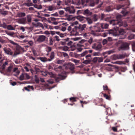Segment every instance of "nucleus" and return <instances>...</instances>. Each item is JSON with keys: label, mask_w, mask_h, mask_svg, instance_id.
<instances>
[{"label": "nucleus", "mask_w": 135, "mask_h": 135, "mask_svg": "<svg viewBox=\"0 0 135 135\" xmlns=\"http://www.w3.org/2000/svg\"><path fill=\"white\" fill-rule=\"evenodd\" d=\"M7 28L8 30H15V28L11 25H8Z\"/></svg>", "instance_id": "nucleus-39"}, {"label": "nucleus", "mask_w": 135, "mask_h": 135, "mask_svg": "<svg viewBox=\"0 0 135 135\" xmlns=\"http://www.w3.org/2000/svg\"><path fill=\"white\" fill-rule=\"evenodd\" d=\"M13 65H10L7 70V71L9 72H10L12 70L13 68Z\"/></svg>", "instance_id": "nucleus-43"}, {"label": "nucleus", "mask_w": 135, "mask_h": 135, "mask_svg": "<svg viewBox=\"0 0 135 135\" xmlns=\"http://www.w3.org/2000/svg\"><path fill=\"white\" fill-rule=\"evenodd\" d=\"M53 40L52 38V37H50L49 38V45H52L53 44Z\"/></svg>", "instance_id": "nucleus-51"}, {"label": "nucleus", "mask_w": 135, "mask_h": 135, "mask_svg": "<svg viewBox=\"0 0 135 135\" xmlns=\"http://www.w3.org/2000/svg\"><path fill=\"white\" fill-rule=\"evenodd\" d=\"M100 0H88V6L94 7L96 4L98 3Z\"/></svg>", "instance_id": "nucleus-12"}, {"label": "nucleus", "mask_w": 135, "mask_h": 135, "mask_svg": "<svg viewBox=\"0 0 135 135\" xmlns=\"http://www.w3.org/2000/svg\"><path fill=\"white\" fill-rule=\"evenodd\" d=\"M120 48L122 50H127L129 48V45L127 43H124L122 44Z\"/></svg>", "instance_id": "nucleus-19"}, {"label": "nucleus", "mask_w": 135, "mask_h": 135, "mask_svg": "<svg viewBox=\"0 0 135 135\" xmlns=\"http://www.w3.org/2000/svg\"><path fill=\"white\" fill-rule=\"evenodd\" d=\"M48 76H50L51 77L54 78L56 81L59 82L61 80H63L65 78V76L62 75L60 74H59L57 76H56V75L53 74L52 72H49L47 73Z\"/></svg>", "instance_id": "nucleus-4"}, {"label": "nucleus", "mask_w": 135, "mask_h": 135, "mask_svg": "<svg viewBox=\"0 0 135 135\" xmlns=\"http://www.w3.org/2000/svg\"><path fill=\"white\" fill-rule=\"evenodd\" d=\"M17 15L19 17H22L25 16L26 14L24 12H20L17 14Z\"/></svg>", "instance_id": "nucleus-41"}, {"label": "nucleus", "mask_w": 135, "mask_h": 135, "mask_svg": "<svg viewBox=\"0 0 135 135\" xmlns=\"http://www.w3.org/2000/svg\"><path fill=\"white\" fill-rule=\"evenodd\" d=\"M129 119L132 121H135V115L132 114H131L129 117Z\"/></svg>", "instance_id": "nucleus-32"}, {"label": "nucleus", "mask_w": 135, "mask_h": 135, "mask_svg": "<svg viewBox=\"0 0 135 135\" xmlns=\"http://www.w3.org/2000/svg\"><path fill=\"white\" fill-rule=\"evenodd\" d=\"M85 19L87 21L88 24H90L93 23V21L90 18L85 17Z\"/></svg>", "instance_id": "nucleus-31"}, {"label": "nucleus", "mask_w": 135, "mask_h": 135, "mask_svg": "<svg viewBox=\"0 0 135 135\" xmlns=\"http://www.w3.org/2000/svg\"><path fill=\"white\" fill-rule=\"evenodd\" d=\"M76 98L72 97L69 98L70 100L72 102H75L76 101Z\"/></svg>", "instance_id": "nucleus-48"}, {"label": "nucleus", "mask_w": 135, "mask_h": 135, "mask_svg": "<svg viewBox=\"0 0 135 135\" xmlns=\"http://www.w3.org/2000/svg\"><path fill=\"white\" fill-rule=\"evenodd\" d=\"M71 61L75 63L76 65L78 64L80 61V60H76L74 59H72Z\"/></svg>", "instance_id": "nucleus-44"}, {"label": "nucleus", "mask_w": 135, "mask_h": 135, "mask_svg": "<svg viewBox=\"0 0 135 135\" xmlns=\"http://www.w3.org/2000/svg\"><path fill=\"white\" fill-rule=\"evenodd\" d=\"M122 17L121 15H118L116 16V20H113L109 21L110 24L115 26L116 30H118L119 27L123 26L124 23L121 20Z\"/></svg>", "instance_id": "nucleus-1"}, {"label": "nucleus", "mask_w": 135, "mask_h": 135, "mask_svg": "<svg viewBox=\"0 0 135 135\" xmlns=\"http://www.w3.org/2000/svg\"><path fill=\"white\" fill-rule=\"evenodd\" d=\"M134 36L133 34L130 35L128 37V38L129 40H131L134 38Z\"/></svg>", "instance_id": "nucleus-56"}, {"label": "nucleus", "mask_w": 135, "mask_h": 135, "mask_svg": "<svg viewBox=\"0 0 135 135\" xmlns=\"http://www.w3.org/2000/svg\"><path fill=\"white\" fill-rule=\"evenodd\" d=\"M30 88L32 90L34 89L33 86H30V85H28L27 87H24L23 88L25 90L28 91H30V90L29 89Z\"/></svg>", "instance_id": "nucleus-29"}, {"label": "nucleus", "mask_w": 135, "mask_h": 135, "mask_svg": "<svg viewBox=\"0 0 135 135\" xmlns=\"http://www.w3.org/2000/svg\"><path fill=\"white\" fill-rule=\"evenodd\" d=\"M93 55L94 56H99L100 55V54L99 52H94L93 53Z\"/></svg>", "instance_id": "nucleus-55"}, {"label": "nucleus", "mask_w": 135, "mask_h": 135, "mask_svg": "<svg viewBox=\"0 0 135 135\" xmlns=\"http://www.w3.org/2000/svg\"><path fill=\"white\" fill-rule=\"evenodd\" d=\"M69 47L67 46H65L63 47L62 50L65 51H66L68 50Z\"/></svg>", "instance_id": "nucleus-60"}, {"label": "nucleus", "mask_w": 135, "mask_h": 135, "mask_svg": "<svg viewBox=\"0 0 135 135\" xmlns=\"http://www.w3.org/2000/svg\"><path fill=\"white\" fill-rule=\"evenodd\" d=\"M57 18H55L54 17H50L49 18V20L51 21H52L53 22L55 21Z\"/></svg>", "instance_id": "nucleus-52"}, {"label": "nucleus", "mask_w": 135, "mask_h": 135, "mask_svg": "<svg viewBox=\"0 0 135 135\" xmlns=\"http://www.w3.org/2000/svg\"><path fill=\"white\" fill-rule=\"evenodd\" d=\"M73 4L77 5H79L81 4V1L80 0H73Z\"/></svg>", "instance_id": "nucleus-34"}, {"label": "nucleus", "mask_w": 135, "mask_h": 135, "mask_svg": "<svg viewBox=\"0 0 135 135\" xmlns=\"http://www.w3.org/2000/svg\"><path fill=\"white\" fill-rule=\"evenodd\" d=\"M98 16L96 14H95L93 16L92 19L94 21H96L98 20Z\"/></svg>", "instance_id": "nucleus-38"}, {"label": "nucleus", "mask_w": 135, "mask_h": 135, "mask_svg": "<svg viewBox=\"0 0 135 135\" xmlns=\"http://www.w3.org/2000/svg\"><path fill=\"white\" fill-rule=\"evenodd\" d=\"M100 25L101 28L102 29L107 28L108 26V25L107 23H102L100 24Z\"/></svg>", "instance_id": "nucleus-25"}, {"label": "nucleus", "mask_w": 135, "mask_h": 135, "mask_svg": "<svg viewBox=\"0 0 135 135\" xmlns=\"http://www.w3.org/2000/svg\"><path fill=\"white\" fill-rule=\"evenodd\" d=\"M106 10L107 12H109L111 10V8L110 6H108L106 8Z\"/></svg>", "instance_id": "nucleus-64"}, {"label": "nucleus", "mask_w": 135, "mask_h": 135, "mask_svg": "<svg viewBox=\"0 0 135 135\" xmlns=\"http://www.w3.org/2000/svg\"><path fill=\"white\" fill-rule=\"evenodd\" d=\"M24 79V76L23 74L21 75L20 77V80H22Z\"/></svg>", "instance_id": "nucleus-61"}, {"label": "nucleus", "mask_w": 135, "mask_h": 135, "mask_svg": "<svg viewBox=\"0 0 135 135\" xmlns=\"http://www.w3.org/2000/svg\"><path fill=\"white\" fill-rule=\"evenodd\" d=\"M92 48L96 50L101 51L102 50V46L100 43H96L93 44Z\"/></svg>", "instance_id": "nucleus-10"}, {"label": "nucleus", "mask_w": 135, "mask_h": 135, "mask_svg": "<svg viewBox=\"0 0 135 135\" xmlns=\"http://www.w3.org/2000/svg\"><path fill=\"white\" fill-rule=\"evenodd\" d=\"M73 0H67L65 2L66 4L68 5H69L71 4H73Z\"/></svg>", "instance_id": "nucleus-36"}, {"label": "nucleus", "mask_w": 135, "mask_h": 135, "mask_svg": "<svg viewBox=\"0 0 135 135\" xmlns=\"http://www.w3.org/2000/svg\"><path fill=\"white\" fill-rule=\"evenodd\" d=\"M65 9L67 12L70 14L74 13L75 11V9L73 6L66 7Z\"/></svg>", "instance_id": "nucleus-14"}, {"label": "nucleus", "mask_w": 135, "mask_h": 135, "mask_svg": "<svg viewBox=\"0 0 135 135\" xmlns=\"http://www.w3.org/2000/svg\"><path fill=\"white\" fill-rule=\"evenodd\" d=\"M7 25L5 22H3L2 24H1V26L5 28H7Z\"/></svg>", "instance_id": "nucleus-50"}, {"label": "nucleus", "mask_w": 135, "mask_h": 135, "mask_svg": "<svg viewBox=\"0 0 135 135\" xmlns=\"http://www.w3.org/2000/svg\"><path fill=\"white\" fill-rule=\"evenodd\" d=\"M86 40H82L79 42V43L80 44H78L77 45L81 47H83L84 49H87V46L89 45L88 43H86Z\"/></svg>", "instance_id": "nucleus-11"}, {"label": "nucleus", "mask_w": 135, "mask_h": 135, "mask_svg": "<svg viewBox=\"0 0 135 135\" xmlns=\"http://www.w3.org/2000/svg\"><path fill=\"white\" fill-rule=\"evenodd\" d=\"M88 0H81V2L82 5L83 7L88 6Z\"/></svg>", "instance_id": "nucleus-26"}, {"label": "nucleus", "mask_w": 135, "mask_h": 135, "mask_svg": "<svg viewBox=\"0 0 135 135\" xmlns=\"http://www.w3.org/2000/svg\"><path fill=\"white\" fill-rule=\"evenodd\" d=\"M127 56L126 54H119L117 55H115L114 56V57H115V59H122L125 58Z\"/></svg>", "instance_id": "nucleus-20"}, {"label": "nucleus", "mask_w": 135, "mask_h": 135, "mask_svg": "<svg viewBox=\"0 0 135 135\" xmlns=\"http://www.w3.org/2000/svg\"><path fill=\"white\" fill-rule=\"evenodd\" d=\"M75 26H74V25L72 24L68 27V30L72 34L75 35L76 32L75 30Z\"/></svg>", "instance_id": "nucleus-15"}, {"label": "nucleus", "mask_w": 135, "mask_h": 135, "mask_svg": "<svg viewBox=\"0 0 135 135\" xmlns=\"http://www.w3.org/2000/svg\"><path fill=\"white\" fill-rule=\"evenodd\" d=\"M55 57V53L54 52H51L50 55V58H47L45 57H40L38 59L43 62H45L47 61H52Z\"/></svg>", "instance_id": "nucleus-7"}, {"label": "nucleus", "mask_w": 135, "mask_h": 135, "mask_svg": "<svg viewBox=\"0 0 135 135\" xmlns=\"http://www.w3.org/2000/svg\"><path fill=\"white\" fill-rule=\"evenodd\" d=\"M20 21V22L23 24H25L27 23L26 19L25 18L21 19Z\"/></svg>", "instance_id": "nucleus-37"}, {"label": "nucleus", "mask_w": 135, "mask_h": 135, "mask_svg": "<svg viewBox=\"0 0 135 135\" xmlns=\"http://www.w3.org/2000/svg\"><path fill=\"white\" fill-rule=\"evenodd\" d=\"M56 34L59 35L61 37H64V36H66V34L65 33H60L59 32H56Z\"/></svg>", "instance_id": "nucleus-40"}, {"label": "nucleus", "mask_w": 135, "mask_h": 135, "mask_svg": "<svg viewBox=\"0 0 135 135\" xmlns=\"http://www.w3.org/2000/svg\"><path fill=\"white\" fill-rule=\"evenodd\" d=\"M132 48L134 51H135V42H133L132 44Z\"/></svg>", "instance_id": "nucleus-49"}, {"label": "nucleus", "mask_w": 135, "mask_h": 135, "mask_svg": "<svg viewBox=\"0 0 135 135\" xmlns=\"http://www.w3.org/2000/svg\"><path fill=\"white\" fill-rule=\"evenodd\" d=\"M48 73V72H47L46 71L42 72V74L43 76H48V74H47V73Z\"/></svg>", "instance_id": "nucleus-57"}, {"label": "nucleus", "mask_w": 135, "mask_h": 135, "mask_svg": "<svg viewBox=\"0 0 135 135\" xmlns=\"http://www.w3.org/2000/svg\"><path fill=\"white\" fill-rule=\"evenodd\" d=\"M86 26V25L80 24L78 26H75V35H81L85 31V29Z\"/></svg>", "instance_id": "nucleus-3"}, {"label": "nucleus", "mask_w": 135, "mask_h": 135, "mask_svg": "<svg viewBox=\"0 0 135 135\" xmlns=\"http://www.w3.org/2000/svg\"><path fill=\"white\" fill-rule=\"evenodd\" d=\"M119 33L120 35H123L122 37H121V38L124 39L126 37V36L124 35L126 32L123 29H120L119 31Z\"/></svg>", "instance_id": "nucleus-22"}, {"label": "nucleus", "mask_w": 135, "mask_h": 135, "mask_svg": "<svg viewBox=\"0 0 135 135\" xmlns=\"http://www.w3.org/2000/svg\"><path fill=\"white\" fill-rule=\"evenodd\" d=\"M9 62L7 61H6L4 63L2 66V68L3 70H4L5 68V67L7 66Z\"/></svg>", "instance_id": "nucleus-30"}, {"label": "nucleus", "mask_w": 135, "mask_h": 135, "mask_svg": "<svg viewBox=\"0 0 135 135\" xmlns=\"http://www.w3.org/2000/svg\"><path fill=\"white\" fill-rule=\"evenodd\" d=\"M13 72L16 73L17 75H18L20 73V71L18 68H14L13 70Z\"/></svg>", "instance_id": "nucleus-35"}, {"label": "nucleus", "mask_w": 135, "mask_h": 135, "mask_svg": "<svg viewBox=\"0 0 135 135\" xmlns=\"http://www.w3.org/2000/svg\"><path fill=\"white\" fill-rule=\"evenodd\" d=\"M104 97L106 99L110 100H111V96L110 95H107L106 94H103Z\"/></svg>", "instance_id": "nucleus-33"}, {"label": "nucleus", "mask_w": 135, "mask_h": 135, "mask_svg": "<svg viewBox=\"0 0 135 135\" xmlns=\"http://www.w3.org/2000/svg\"><path fill=\"white\" fill-rule=\"evenodd\" d=\"M89 28L91 30V33L94 35H96V32H100L101 28L100 24L96 25L93 26L89 27Z\"/></svg>", "instance_id": "nucleus-6"}, {"label": "nucleus", "mask_w": 135, "mask_h": 135, "mask_svg": "<svg viewBox=\"0 0 135 135\" xmlns=\"http://www.w3.org/2000/svg\"><path fill=\"white\" fill-rule=\"evenodd\" d=\"M130 3L129 2H127L125 4H122L119 5L117 7L118 9L120 8H122L123 10L121 11V13L124 15H126L128 14V12L126 11V9L128 7V6L130 5Z\"/></svg>", "instance_id": "nucleus-5"}, {"label": "nucleus", "mask_w": 135, "mask_h": 135, "mask_svg": "<svg viewBox=\"0 0 135 135\" xmlns=\"http://www.w3.org/2000/svg\"><path fill=\"white\" fill-rule=\"evenodd\" d=\"M99 17L101 20H104L105 21L108 20L109 18V17H107L106 15L103 13H102L100 15Z\"/></svg>", "instance_id": "nucleus-23"}, {"label": "nucleus", "mask_w": 135, "mask_h": 135, "mask_svg": "<svg viewBox=\"0 0 135 135\" xmlns=\"http://www.w3.org/2000/svg\"><path fill=\"white\" fill-rule=\"evenodd\" d=\"M54 70L58 73H63V70L62 66H58L57 65H56L55 67H54Z\"/></svg>", "instance_id": "nucleus-16"}, {"label": "nucleus", "mask_w": 135, "mask_h": 135, "mask_svg": "<svg viewBox=\"0 0 135 135\" xmlns=\"http://www.w3.org/2000/svg\"><path fill=\"white\" fill-rule=\"evenodd\" d=\"M93 51L92 50H86L81 54L77 55H76L75 56L76 58L81 57V59L84 60V59L82 57H83L84 56H85V58L86 60H87L91 61L92 59L91 57V56L90 54H88L89 53H91L93 52Z\"/></svg>", "instance_id": "nucleus-2"}, {"label": "nucleus", "mask_w": 135, "mask_h": 135, "mask_svg": "<svg viewBox=\"0 0 135 135\" xmlns=\"http://www.w3.org/2000/svg\"><path fill=\"white\" fill-rule=\"evenodd\" d=\"M26 21L28 23L31 22V18L30 15H27V16Z\"/></svg>", "instance_id": "nucleus-42"}, {"label": "nucleus", "mask_w": 135, "mask_h": 135, "mask_svg": "<svg viewBox=\"0 0 135 135\" xmlns=\"http://www.w3.org/2000/svg\"><path fill=\"white\" fill-rule=\"evenodd\" d=\"M48 39V38L45 36L40 35L39 36L37 41L39 42H42L45 41H47Z\"/></svg>", "instance_id": "nucleus-13"}, {"label": "nucleus", "mask_w": 135, "mask_h": 135, "mask_svg": "<svg viewBox=\"0 0 135 135\" xmlns=\"http://www.w3.org/2000/svg\"><path fill=\"white\" fill-rule=\"evenodd\" d=\"M15 62L16 64H18L20 62V60L19 59H17L15 60Z\"/></svg>", "instance_id": "nucleus-63"}, {"label": "nucleus", "mask_w": 135, "mask_h": 135, "mask_svg": "<svg viewBox=\"0 0 135 135\" xmlns=\"http://www.w3.org/2000/svg\"><path fill=\"white\" fill-rule=\"evenodd\" d=\"M20 52L17 51H16L13 54L12 56L14 57H16V56L17 55H19L20 54Z\"/></svg>", "instance_id": "nucleus-47"}, {"label": "nucleus", "mask_w": 135, "mask_h": 135, "mask_svg": "<svg viewBox=\"0 0 135 135\" xmlns=\"http://www.w3.org/2000/svg\"><path fill=\"white\" fill-rule=\"evenodd\" d=\"M85 17L83 16H79L77 17V19L81 22L83 21L84 19H85Z\"/></svg>", "instance_id": "nucleus-28"}, {"label": "nucleus", "mask_w": 135, "mask_h": 135, "mask_svg": "<svg viewBox=\"0 0 135 135\" xmlns=\"http://www.w3.org/2000/svg\"><path fill=\"white\" fill-rule=\"evenodd\" d=\"M103 101V99L102 98H96L94 99L93 102L96 105L103 106L105 108V105H104L102 104Z\"/></svg>", "instance_id": "nucleus-9"}, {"label": "nucleus", "mask_w": 135, "mask_h": 135, "mask_svg": "<svg viewBox=\"0 0 135 135\" xmlns=\"http://www.w3.org/2000/svg\"><path fill=\"white\" fill-rule=\"evenodd\" d=\"M118 127V126H117L116 127H112V129L115 132H117V127Z\"/></svg>", "instance_id": "nucleus-62"}, {"label": "nucleus", "mask_w": 135, "mask_h": 135, "mask_svg": "<svg viewBox=\"0 0 135 135\" xmlns=\"http://www.w3.org/2000/svg\"><path fill=\"white\" fill-rule=\"evenodd\" d=\"M98 62H102L103 61V58L102 57H98Z\"/></svg>", "instance_id": "nucleus-58"}, {"label": "nucleus", "mask_w": 135, "mask_h": 135, "mask_svg": "<svg viewBox=\"0 0 135 135\" xmlns=\"http://www.w3.org/2000/svg\"><path fill=\"white\" fill-rule=\"evenodd\" d=\"M56 65L54 64L53 63H52L49 65L48 67V69L50 70L52 69H54V67H55Z\"/></svg>", "instance_id": "nucleus-27"}, {"label": "nucleus", "mask_w": 135, "mask_h": 135, "mask_svg": "<svg viewBox=\"0 0 135 135\" xmlns=\"http://www.w3.org/2000/svg\"><path fill=\"white\" fill-rule=\"evenodd\" d=\"M70 38H67L66 39H64L63 41H61V44L63 45H64L66 44L68 45H70L71 43H72V42L71 41H69Z\"/></svg>", "instance_id": "nucleus-17"}, {"label": "nucleus", "mask_w": 135, "mask_h": 135, "mask_svg": "<svg viewBox=\"0 0 135 135\" xmlns=\"http://www.w3.org/2000/svg\"><path fill=\"white\" fill-rule=\"evenodd\" d=\"M3 50L5 53L8 55H9L12 56L13 52L9 49L4 48Z\"/></svg>", "instance_id": "nucleus-18"}, {"label": "nucleus", "mask_w": 135, "mask_h": 135, "mask_svg": "<svg viewBox=\"0 0 135 135\" xmlns=\"http://www.w3.org/2000/svg\"><path fill=\"white\" fill-rule=\"evenodd\" d=\"M93 41V39L92 37H91L88 40V42L90 44H91Z\"/></svg>", "instance_id": "nucleus-53"}, {"label": "nucleus", "mask_w": 135, "mask_h": 135, "mask_svg": "<svg viewBox=\"0 0 135 135\" xmlns=\"http://www.w3.org/2000/svg\"><path fill=\"white\" fill-rule=\"evenodd\" d=\"M91 62L90 61L85 59L83 62V63L85 64H89Z\"/></svg>", "instance_id": "nucleus-46"}, {"label": "nucleus", "mask_w": 135, "mask_h": 135, "mask_svg": "<svg viewBox=\"0 0 135 135\" xmlns=\"http://www.w3.org/2000/svg\"><path fill=\"white\" fill-rule=\"evenodd\" d=\"M98 58L97 57H95L92 60V61L94 63H96L98 61Z\"/></svg>", "instance_id": "nucleus-54"}, {"label": "nucleus", "mask_w": 135, "mask_h": 135, "mask_svg": "<svg viewBox=\"0 0 135 135\" xmlns=\"http://www.w3.org/2000/svg\"><path fill=\"white\" fill-rule=\"evenodd\" d=\"M35 81L36 83H39L40 80L38 77L37 76V75H35Z\"/></svg>", "instance_id": "nucleus-45"}, {"label": "nucleus", "mask_w": 135, "mask_h": 135, "mask_svg": "<svg viewBox=\"0 0 135 135\" xmlns=\"http://www.w3.org/2000/svg\"><path fill=\"white\" fill-rule=\"evenodd\" d=\"M83 14L87 16H90L92 15V13L88 9H86L84 11Z\"/></svg>", "instance_id": "nucleus-21"}, {"label": "nucleus", "mask_w": 135, "mask_h": 135, "mask_svg": "<svg viewBox=\"0 0 135 135\" xmlns=\"http://www.w3.org/2000/svg\"><path fill=\"white\" fill-rule=\"evenodd\" d=\"M65 69L66 70H69V72L73 74L75 72L74 65L70 62L68 63L66 65Z\"/></svg>", "instance_id": "nucleus-8"}, {"label": "nucleus", "mask_w": 135, "mask_h": 135, "mask_svg": "<svg viewBox=\"0 0 135 135\" xmlns=\"http://www.w3.org/2000/svg\"><path fill=\"white\" fill-rule=\"evenodd\" d=\"M112 52V51H106V52H103V54L104 55L107 54H110Z\"/></svg>", "instance_id": "nucleus-59"}, {"label": "nucleus", "mask_w": 135, "mask_h": 135, "mask_svg": "<svg viewBox=\"0 0 135 135\" xmlns=\"http://www.w3.org/2000/svg\"><path fill=\"white\" fill-rule=\"evenodd\" d=\"M25 5L29 7L33 6V4L31 0H27L26 2L25 3Z\"/></svg>", "instance_id": "nucleus-24"}]
</instances>
